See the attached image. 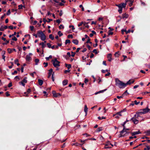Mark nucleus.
I'll list each match as a JSON object with an SVG mask.
<instances>
[{"mask_svg":"<svg viewBox=\"0 0 150 150\" xmlns=\"http://www.w3.org/2000/svg\"><path fill=\"white\" fill-rule=\"evenodd\" d=\"M115 84L120 88H123L126 86V83L121 81L118 79H115Z\"/></svg>","mask_w":150,"mask_h":150,"instance_id":"1","label":"nucleus"},{"mask_svg":"<svg viewBox=\"0 0 150 150\" xmlns=\"http://www.w3.org/2000/svg\"><path fill=\"white\" fill-rule=\"evenodd\" d=\"M126 122V121H125L122 125V126H123L124 127V128H123V129L120 132V137L124 136L127 133V130H129V129H125V124Z\"/></svg>","mask_w":150,"mask_h":150,"instance_id":"2","label":"nucleus"},{"mask_svg":"<svg viewBox=\"0 0 150 150\" xmlns=\"http://www.w3.org/2000/svg\"><path fill=\"white\" fill-rule=\"evenodd\" d=\"M38 37L40 38L41 40L44 41L45 40L46 37L45 34L41 31H38Z\"/></svg>","mask_w":150,"mask_h":150,"instance_id":"3","label":"nucleus"},{"mask_svg":"<svg viewBox=\"0 0 150 150\" xmlns=\"http://www.w3.org/2000/svg\"><path fill=\"white\" fill-rule=\"evenodd\" d=\"M52 64L53 66L57 68L60 66V62L57 61V58H55L52 60Z\"/></svg>","mask_w":150,"mask_h":150,"instance_id":"4","label":"nucleus"},{"mask_svg":"<svg viewBox=\"0 0 150 150\" xmlns=\"http://www.w3.org/2000/svg\"><path fill=\"white\" fill-rule=\"evenodd\" d=\"M126 3H121L120 7H118L119 9L118 10V11L120 13H122V8H125L126 6Z\"/></svg>","mask_w":150,"mask_h":150,"instance_id":"5","label":"nucleus"},{"mask_svg":"<svg viewBox=\"0 0 150 150\" xmlns=\"http://www.w3.org/2000/svg\"><path fill=\"white\" fill-rule=\"evenodd\" d=\"M124 111V110H121V111L116 113V114H113V116L114 117L115 116V118L117 119H119V117L118 116V115H119L120 116H122V113Z\"/></svg>","mask_w":150,"mask_h":150,"instance_id":"6","label":"nucleus"},{"mask_svg":"<svg viewBox=\"0 0 150 150\" xmlns=\"http://www.w3.org/2000/svg\"><path fill=\"white\" fill-rule=\"evenodd\" d=\"M149 111V109L148 108H146L142 110H140V111L139 112V114H145L148 112Z\"/></svg>","mask_w":150,"mask_h":150,"instance_id":"7","label":"nucleus"},{"mask_svg":"<svg viewBox=\"0 0 150 150\" xmlns=\"http://www.w3.org/2000/svg\"><path fill=\"white\" fill-rule=\"evenodd\" d=\"M142 114H139V112H138L137 113L136 115H134V117L138 119L139 121L141 122L143 120V118L140 116Z\"/></svg>","mask_w":150,"mask_h":150,"instance_id":"8","label":"nucleus"},{"mask_svg":"<svg viewBox=\"0 0 150 150\" xmlns=\"http://www.w3.org/2000/svg\"><path fill=\"white\" fill-rule=\"evenodd\" d=\"M53 96L54 97L57 98L61 96V94L59 93H56L54 91H53L52 92Z\"/></svg>","mask_w":150,"mask_h":150,"instance_id":"9","label":"nucleus"},{"mask_svg":"<svg viewBox=\"0 0 150 150\" xmlns=\"http://www.w3.org/2000/svg\"><path fill=\"white\" fill-rule=\"evenodd\" d=\"M132 120L135 124H137L138 123L139 121L138 119L134 116V117L132 118Z\"/></svg>","mask_w":150,"mask_h":150,"instance_id":"10","label":"nucleus"},{"mask_svg":"<svg viewBox=\"0 0 150 150\" xmlns=\"http://www.w3.org/2000/svg\"><path fill=\"white\" fill-rule=\"evenodd\" d=\"M134 81V80L133 79H130L126 83V85H130L133 83Z\"/></svg>","mask_w":150,"mask_h":150,"instance_id":"11","label":"nucleus"},{"mask_svg":"<svg viewBox=\"0 0 150 150\" xmlns=\"http://www.w3.org/2000/svg\"><path fill=\"white\" fill-rule=\"evenodd\" d=\"M88 23H86L85 22H81V23H79L78 24V26L80 27V26H81L82 24H83L84 25H86V24H88Z\"/></svg>","mask_w":150,"mask_h":150,"instance_id":"12","label":"nucleus"},{"mask_svg":"<svg viewBox=\"0 0 150 150\" xmlns=\"http://www.w3.org/2000/svg\"><path fill=\"white\" fill-rule=\"evenodd\" d=\"M25 59L27 61H30L31 59L29 55H26Z\"/></svg>","mask_w":150,"mask_h":150,"instance_id":"13","label":"nucleus"},{"mask_svg":"<svg viewBox=\"0 0 150 150\" xmlns=\"http://www.w3.org/2000/svg\"><path fill=\"white\" fill-rule=\"evenodd\" d=\"M112 54H108L107 55V57L108 59V60L109 61H111L112 60Z\"/></svg>","mask_w":150,"mask_h":150,"instance_id":"14","label":"nucleus"},{"mask_svg":"<svg viewBox=\"0 0 150 150\" xmlns=\"http://www.w3.org/2000/svg\"><path fill=\"white\" fill-rule=\"evenodd\" d=\"M140 133V132L138 131H136V132H132V136H134L135 135L139 134Z\"/></svg>","mask_w":150,"mask_h":150,"instance_id":"15","label":"nucleus"},{"mask_svg":"<svg viewBox=\"0 0 150 150\" xmlns=\"http://www.w3.org/2000/svg\"><path fill=\"white\" fill-rule=\"evenodd\" d=\"M68 83V80H65L63 81L62 84L64 86H65L67 85Z\"/></svg>","mask_w":150,"mask_h":150,"instance_id":"16","label":"nucleus"},{"mask_svg":"<svg viewBox=\"0 0 150 150\" xmlns=\"http://www.w3.org/2000/svg\"><path fill=\"white\" fill-rule=\"evenodd\" d=\"M88 108L87 107V105H85L84 106V111L85 112L86 115L87 114V112L88 111Z\"/></svg>","mask_w":150,"mask_h":150,"instance_id":"17","label":"nucleus"},{"mask_svg":"<svg viewBox=\"0 0 150 150\" xmlns=\"http://www.w3.org/2000/svg\"><path fill=\"white\" fill-rule=\"evenodd\" d=\"M38 82L40 86L42 85L43 83V81L41 79H39L38 80Z\"/></svg>","mask_w":150,"mask_h":150,"instance_id":"18","label":"nucleus"},{"mask_svg":"<svg viewBox=\"0 0 150 150\" xmlns=\"http://www.w3.org/2000/svg\"><path fill=\"white\" fill-rule=\"evenodd\" d=\"M144 133L146 135L149 136L150 135V130L147 131L145 132Z\"/></svg>","mask_w":150,"mask_h":150,"instance_id":"19","label":"nucleus"},{"mask_svg":"<svg viewBox=\"0 0 150 150\" xmlns=\"http://www.w3.org/2000/svg\"><path fill=\"white\" fill-rule=\"evenodd\" d=\"M73 42L75 44L77 45L78 44V41L76 40H73Z\"/></svg>","mask_w":150,"mask_h":150,"instance_id":"20","label":"nucleus"},{"mask_svg":"<svg viewBox=\"0 0 150 150\" xmlns=\"http://www.w3.org/2000/svg\"><path fill=\"white\" fill-rule=\"evenodd\" d=\"M65 66L68 68V69H69L71 67V65L70 64H65Z\"/></svg>","mask_w":150,"mask_h":150,"instance_id":"21","label":"nucleus"},{"mask_svg":"<svg viewBox=\"0 0 150 150\" xmlns=\"http://www.w3.org/2000/svg\"><path fill=\"white\" fill-rule=\"evenodd\" d=\"M39 45L42 46V48H44L45 47V45L44 44V42L40 43Z\"/></svg>","mask_w":150,"mask_h":150,"instance_id":"22","label":"nucleus"},{"mask_svg":"<svg viewBox=\"0 0 150 150\" xmlns=\"http://www.w3.org/2000/svg\"><path fill=\"white\" fill-rule=\"evenodd\" d=\"M127 90H126L123 94H122V96H127L128 94V93H127Z\"/></svg>","mask_w":150,"mask_h":150,"instance_id":"23","label":"nucleus"},{"mask_svg":"<svg viewBox=\"0 0 150 150\" xmlns=\"http://www.w3.org/2000/svg\"><path fill=\"white\" fill-rule=\"evenodd\" d=\"M27 77H25L22 81L24 83H26L27 82Z\"/></svg>","mask_w":150,"mask_h":150,"instance_id":"24","label":"nucleus"},{"mask_svg":"<svg viewBox=\"0 0 150 150\" xmlns=\"http://www.w3.org/2000/svg\"><path fill=\"white\" fill-rule=\"evenodd\" d=\"M15 63L16 64L17 66H19L20 65V64L18 63V59H15L14 61Z\"/></svg>","mask_w":150,"mask_h":150,"instance_id":"25","label":"nucleus"},{"mask_svg":"<svg viewBox=\"0 0 150 150\" xmlns=\"http://www.w3.org/2000/svg\"><path fill=\"white\" fill-rule=\"evenodd\" d=\"M123 18H127L128 17V15L126 14H123L122 15Z\"/></svg>","mask_w":150,"mask_h":150,"instance_id":"26","label":"nucleus"},{"mask_svg":"<svg viewBox=\"0 0 150 150\" xmlns=\"http://www.w3.org/2000/svg\"><path fill=\"white\" fill-rule=\"evenodd\" d=\"M103 130V128L102 127H99L97 129V132H99Z\"/></svg>","mask_w":150,"mask_h":150,"instance_id":"27","label":"nucleus"},{"mask_svg":"<svg viewBox=\"0 0 150 150\" xmlns=\"http://www.w3.org/2000/svg\"><path fill=\"white\" fill-rule=\"evenodd\" d=\"M7 51L9 53H11L12 52V49L9 48L7 49Z\"/></svg>","mask_w":150,"mask_h":150,"instance_id":"28","label":"nucleus"},{"mask_svg":"<svg viewBox=\"0 0 150 150\" xmlns=\"http://www.w3.org/2000/svg\"><path fill=\"white\" fill-rule=\"evenodd\" d=\"M39 61V60L38 59H35V64L37 65Z\"/></svg>","mask_w":150,"mask_h":150,"instance_id":"29","label":"nucleus"},{"mask_svg":"<svg viewBox=\"0 0 150 150\" xmlns=\"http://www.w3.org/2000/svg\"><path fill=\"white\" fill-rule=\"evenodd\" d=\"M16 32H14L13 34H12V35H9V38H11L12 36H13L14 35H16Z\"/></svg>","mask_w":150,"mask_h":150,"instance_id":"30","label":"nucleus"},{"mask_svg":"<svg viewBox=\"0 0 150 150\" xmlns=\"http://www.w3.org/2000/svg\"><path fill=\"white\" fill-rule=\"evenodd\" d=\"M19 83L20 85H22L23 86H25V84L22 81L19 82Z\"/></svg>","mask_w":150,"mask_h":150,"instance_id":"31","label":"nucleus"},{"mask_svg":"<svg viewBox=\"0 0 150 150\" xmlns=\"http://www.w3.org/2000/svg\"><path fill=\"white\" fill-rule=\"evenodd\" d=\"M49 38H50L52 40H53L54 39V37L52 34L50 35L49 36Z\"/></svg>","mask_w":150,"mask_h":150,"instance_id":"32","label":"nucleus"},{"mask_svg":"<svg viewBox=\"0 0 150 150\" xmlns=\"http://www.w3.org/2000/svg\"><path fill=\"white\" fill-rule=\"evenodd\" d=\"M58 34L59 35V36L60 37L63 35V34L60 31H59L58 32Z\"/></svg>","mask_w":150,"mask_h":150,"instance_id":"33","label":"nucleus"},{"mask_svg":"<svg viewBox=\"0 0 150 150\" xmlns=\"http://www.w3.org/2000/svg\"><path fill=\"white\" fill-rule=\"evenodd\" d=\"M150 147L149 146H147L144 149V150H150Z\"/></svg>","mask_w":150,"mask_h":150,"instance_id":"34","label":"nucleus"},{"mask_svg":"<svg viewBox=\"0 0 150 150\" xmlns=\"http://www.w3.org/2000/svg\"><path fill=\"white\" fill-rule=\"evenodd\" d=\"M60 29H63L64 28V26L62 25H60L59 27Z\"/></svg>","mask_w":150,"mask_h":150,"instance_id":"35","label":"nucleus"},{"mask_svg":"<svg viewBox=\"0 0 150 150\" xmlns=\"http://www.w3.org/2000/svg\"><path fill=\"white\" fill-rule=\"evenodd\" d=\"M70 43V41L69 40H66L65 44H67V43Z\"/></svg>","mask_w":150,"mask_h":150,"instance_id":"36","label":"nucleus"},{"mask_svg":"<svg viewBox=\"0 0 150 150\" xmlns=\"http://www.w3.org/2000/svg\"><path fill=\"white\" fill-rule=\"evenodd\" d=\"M5 54V52H4V54L2 55V58L4 59V61H5V56L4 55Z\"/></svg>","mask_w":150,"mask_h":150,"instance_id":"37","label":"nucleus"},{"mask_svg":"<svg viewBox=\"0 0 150 150\" xmlns=\"http://www.w3.org/2000/svg\"><path fill=\"white\" fill-rule=\"evenodd\" d=\"M110 144H111V143H110V142H109V141H108V142H107L106 143V144H105V145L106 146H108V145H110Z\"/></svg>","mask_w":150,"mask_h":150,"instance_id":"38","label":"nucleus"},{"mask_svg":"<svg viewBox=\"0 0 150 150\" xmlns=\"http://www.w3.org/2000/svg\"><path fill=\"white\" fill-rule=\"evenodd\" d=\"M79 144L77 143H73V144H71L72 146L75 145L76 146H79Z\"/></svg>","mask_w":150,"mask_h":150,"instance_id":"39","label":"nucleus"},{"mask_svg":"<svg viewBox=\"0 0 150 150\" xmlns=\"http://www.w3.org/2000/svg\"><path fill=\"white\" fill-rule=\"evenodd\" d=\"M68 38H73V35H72L71 34H70V35H68Z\"/></svg>","mask_w":150,"mask_h":150,"instance_id":"40","label":"nucleus"},{"mask_svg":"<svg viewBox=\"0 0 150 150\" xmlns=\"http://www.w3.org/2000/svg\"><path fill=\"white\" fill-rule=\"evenodd\" d=\"M134 104L136 105L140 103L139 101L137 102V101L136 100H134Z\"/></svg>","mask_w":150,"mask_h":150,"instance_id":"41","label":"nucleus"},{"mask_svg":"<svg viewBox=\"0 0 150 150\" xmlns=\"http://www.w3.org/2000/svg\"><path fill=\"white\" fill-rule=\"evenodd\" d=\"M90 40H91L88 37V40L86 42V43H89L91 44V42H90Z\"/></svg>","mask_w":150,"mask_h":150,"instance_id":"42","label":"nucleus"},{"mask_svg":"<svg viewBox=\"0 0 150 150\" xmlns=\"http://www.w3.org/2000/svg\"><path fill=\"white\" fill-rule=\"evenodd\" d=\"M12 40L14 41H16L17 40V38L15 37H13L12 38Z\"/></svg>","mask_w":150,"mask_h":150,"instance_id":"43","label":"nucleus"},{"mask_svg":"<svg viewBox=\"0 0 150 150\" xmlns=\"http://www.w3.org/2000/svg\"><path fill=\"white\" fill-rule=\"evenodd\" d=\"M47 45L49 48H50L51 47V45L50 43H47Z\"/></svg>","mask_w":150,"mask_h":150,"instance_id":"44","label":"nucleus"},{"mask_svg":"<svg viewBox=\"0 0 150 150\" xmlns=\"http://www.w3.org/2000/svg\"><path fill=\"white\" fill-rule=\"evenodd\" d=\"M30 30L31 31H33V30L34 27L33 26H30Z\"/></svg>","mask_w":150,"mask_h":150,"instance_id":"45","label":"nucleus"},{"mask_svg":"<svg viewBox=\"0 0 150 150\" xmlns=\"http://www.w3.org/2000/svg\"><path fill=\"white\" fill-rule=\"evenodd\" d=\"M3 26H2L0 28V31H3L4 30V28H3Z\"/></svg>","mask_w":150,"mask_h":150,"instance_id":"46","label":"nucleus"},{"mask_svg":"<svg viewBox=\"0 0 150 150\" xmlns=\"http://www.w3.org/2000/svg\"><path fill=\"white\" fill-rule=\"evenodd\" d=\"M93 53H95L96 54H97L98 53V52H97V50L96 49H94V50L93 51Z\"/></svg>","mask_w":150,"mask_h":150,"instance_id":"47","label":"nucleus"},{"mask_svg":"<svg viewBox=\"0 0 150 150\" xmlns=\"http://www.w3.org/2000/svg\"><path fill=\"white\" fill-rule=\"evenodd\" d=\"M18 9H21L22 8V7H23L22 5H20L18 6Z\"/></svg>","mask_w":150,"mask_h":150,"instance_id":"48","label":"nucleus"},{"mask_svg":"<svg viewBox=\"0 0 150 150\" xmlns=\"http://www.w3.org/2000/svg\"><path fill=\"white\" fill-rule=\"evenodd\" d=\"M11 13V12H10V9L8 10V11L7 13H6V14L7 15H9Z\"/></svg>","mask_w":150,"mask_h":150,"instance_id":"49","label":"nucleus"},{"mask_svg":"<svg viewBox=\"0 0 150 150\" xmlns=\"http://www.w3.org/2000/svg\"><path fill=\"white\" fill-rule=\"evenodd\" d=\"M108 71V70L107 69V70H102V72L103 73H105L106 72H107Z\"/></svg>","mask_w":150,"mask_h":150,"instance_id":"50","label":"nucleus"},{"mask_svg":"<svg viewBox=\"0 0 150 150\" xmlns=\"http://www.w3.org/2000/svg\"><path fill=\"white\" fill-rule=\"evenodd\" d=\"M79 7L80 8H82V11H84V8L83 7V6H82V5H80L79 6Z\"/></svg>","mask_w":150,"mask_h":150,"instance_id":"51","label":"nucleus"},{"mask_svg":"<svg viewBox=\"0 0 150 150\" xmlns=\"http://www.w3.org/2000/svg\"><path fill=\"white\" fill-rule=\"evenodd\" d=\"M125 32H126V34L129 33L131 32L130 30H129L127 31L126 30H125Z\"/></svg>","mask_w":150,"mask_h":150,"instance_id":"52","label":"nucleus"},{"mask_svg":"<svg viewBox=\"0 0 150 150\" xmlns=\"http://www.w3.org/2000/svg\"><path fill=\"white\" fill-rule=\"evenodd\" d=\"M130 3L129 4V6H131L132 4V3H133V1H130Z\"/></svg>","mask_w":150,"mask_h":150,"instance_id":"53","label":"nucleus"},{"mask_svg":"<svg viewBox=\"0 0 150 150\" xmlns=\"http://www.w3.org/2000/svg\"><path fill=\"white\" fill-rule=\"evenodd\" d=\"M69 27L70 28L71 27L72 29V30H74L75 29V28H74V26L73 25L69 26Z\"/></svg>","mask_w":150,"mask_h":150,"instance_id":"54","label":"nucleus"},{"mask_svg":"<svg viewBox=\"0 0 150 150\" xmlns=\"http://www.w3.org/2000/svg\"><path fill=\"white\" fill-rule=\"evenodd\" d=\"M43 64L45 65V66H44L45 67H46L48 66V63H45L44 62L43 63Z\"/></svg>","mask_w":150,"mask_h":150,"instance_id":"55","label":"nucleus"},{"mask_svg":"<svg viewBox=\"0 0 150 150\" xmlns=\"http://www.w3.org/2000/svg\"><path fill=\"white\" fill-rule=\"evenodd\" d=\"M88 80L87 79L85 78V79L84 82L85 83H87L88 82Z\"/></svg>","mask_w":150,"mask_h":150,"instance_id":"56","label":"nucleus"},{"mask_svg":"<svg viewBox=\"0 0 150 150\" xmlns=\"http://www.w3.org/2000/svg\"><path fill=\"white\" fill-rule=\"evenodd\" d=\"M110 74V73L108 72L107 74L105 75V76H109Z\"/></svg>","mask_w":150,"mask_h":150,"instance_id":"57","label":"nucleus"},{"mask_svg":"<svg viewBox=\"0 0 150 150\" xmlns=\"http://www.w3.org/2000/svg\"><path fill=\"white\" fill-rule=\"evenodd\" d=\"M123 97V96L122 95V96H117V98L118 99H120V98H122Z\"/></svg>","mask_w":150,"mask_h":150,"instance_id":"58","label":"nucleus"},{"mask_svg":"<svg viewBox=\"0 0 150 150\" xmlns=\"http://www.w3.org/2000/svg\"><path fill=\"white\" fill-rule=\"evenodd\" d=\"M150 93V92H146L142 93V94L143 95H145L146 94H148Z\"/></svg>","mask_w":150,"mask_h":150,"instance_id":"59","label":"nucleus"},{"mask_svg":"<svg viewBox=\"0 0 150 150\" xmlns=\"http://www.w3.org/2000/svg\"><path fill=\"white\" fill-rule=\"evenodd\" d=\"M56 22L58 23L59 24L60 23L61 21L59 19H57L56 21Z\"/></svg>","mask_w":150,"mask_h":150,"instance_id":"60","label":"nucleus"},{"mask_svg":"<svg viewBox=\"0 0 150 150\" xmlns=\"http://www.w3.org/2000/svg\"><path fill=\"white\" fill-rule=\"evenodd\" d=\"M43 93L45 94L44 96H47V92L45 91H44L43 92Z\"/></svg>","mask_w":150,"mask_h":150,"instance_id":"61","label":"nucleus"},{"mask_svg":"<svg viewBox=\"0 0 150 150\" xmlns=\"http://www.w3.org/2000/svg\"><path fill=\"white\" fill-rule=\"evenodd\" d=\"M71 53H72V54L71 55V56L72 57H74L75 56V53H74L73 52H72Z\"/></svg>","mask_w":150,"mask_h":150,"instance_id":"62","label":"nucleus"},{"mask_svg":"<svg viewBox=\"0 0 150 150\" xmlns=\"http://www.w3.org/2000/svg\"><path fill=\"white\" fill-rule=\"evenodd\" d=\"M52 73L49 72L48 77L49 78V77H50V76L52 75Z\"/></svg>","mask_w":150,"mask_h":150,"instance_id":"63","label":"nucleus"},{"mask_svg":"<svg viewBox=\"0 0 150 150\" xmlns=\"http://www.w3.org/2000/svg\"><path fill=\"white\" fill-rule=\"evenodd\" d=\"M36 74L35 72H34L30 74V75L32 76L33 77L34 76V74Z\"/></svg>","mask_w":150,"mask_h":150,"instance_id":"64","label":"nucleus"}]
</instances>
